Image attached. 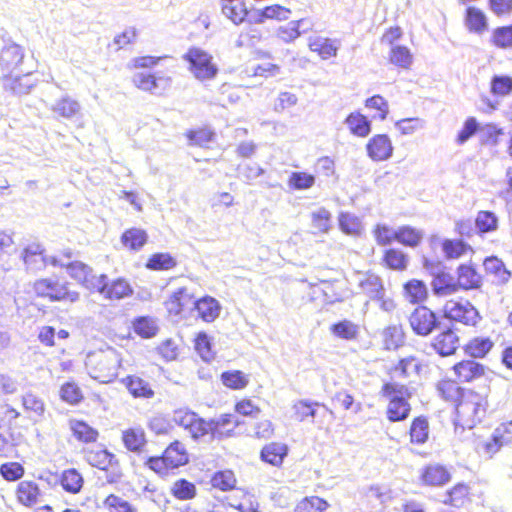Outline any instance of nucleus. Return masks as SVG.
<instances>
[{"mask_svg": "<svg viewBox=\"0 0 512 512\" xmlns=\"http://www.w3.org/2000/svg\"><path fill=\"white\" fill-rule=\"evenodd\" d=\"M380 393L389 399L386 416L390 422H401L408 418L411 411V405L408 402L411 392L406 385L387 382L382 386Z\"/></svg>", "mask_w": 512, "mask_h": 512, "instance_id": "f257e3e1", "label": "nucleus"}, {"mask_svg": "<svg viewBox=\"0 0 512 512\" xmlns=\"http://www.w3.org/2000/svg\"><path fill=\"white\" fill-rule=\"evenodd\" d=\"M33 290L38 297L48 298L51 302L68 301L75 303L79 300V293L69 288V283H59L51 278L36 280Z\"/></svg>", "mask_w": 512, "mask_h": 512, "instance_id": "f03ea898", "label": "nucleus"}, {"mask_svg": "<svg viewBox=\"0 0 512 512\" xmlns=\"http://www.w3.org/2000/svg\"><path fill=\"white\" fill-rule=\"evenodd\" d=\"M189 62L190 71L200 81L211 80L216 77L218 68L212 63V56L199 48H191L185 54Z\"/></svg>", "mask_w": 512, "mask_h": 512, "instance_id": "7ed1b4c3", "label": "nucleus"}, {"mask_svg": "<svg viewBox=\"0 0 512 512\" xmlns=\"http://www.w3.org/2000/svg\"><path fill=\"white\" fill-rule=\"evenodd\" d=\"M412 331L418 336H428L441 328L439 317L426 306H419L409 316Z\"/></svg>", "mask_w": 512, "mask_h": 512, "instance_id": "20e7f679", "label": "nucleus"}, {"mask_svg": "<svg viewBox=\"0 0 512 512\" xmlns=\"http://www.w3.org/2000/svg\"><path fill=\"white\" fill-rule=\"evenodd\" d=\"M444 316L452 322L467 326H475L481 316L478 310L469 302L448 301L443 308Z\"/></svg>", "mask_w": 512, "mask_h": 512, "instance_id": "39448f33", "label": "nucleus"}, {"mask_svg": "<svg viewBox=\"0 0 512 512\" xmlns=\"http://www.w3.org/2000/svg\"><path fill=\"white\" fill-rule=\"evenodd\" d=\"M17 72L15 75L3 74V89L16 96L27 95L35 87L37 80L32 78V71L29 69H20Z\"/></svg>", "mask_w": 512, "mask_h": 512, "instance_id": "423d86ee", "label": "nucleus"}, {"mask_svg": "<svg viewBox=\"0 0 512 512\" xmlns=\"http://www.w3.org/2000/svg\"><path fill=\"white\" fill-rule=\"evenodd\" d=\"M24 49L19 44L8 41L0 50V68L3 74H11L24 66Z\"/></svg>", "mask_w": 512, "mask_h": 512, "instance_id": "0eeeda50", "label": "nucleus"}, {"mask_svg": "<svg viewBox=\"0 0 512 512\" xmlns=\"http://www.w3.org/2000/svg\"><path fill=\"white\" fill-rule=\"evenodd\" d=\"M164 304L168 317H171L173 321H177L175 318L180 317L182 313L193 310V295L185 287H180L172 293Z\"/></svg>", "mask_w": 512, "mask_h": 512, "instance_id": "6e6552de", "label": "nucleus"}, {"mask_svg": "<svg viewBox=\"0 0 512 512\" xmlns=\"http://www.w3.org/2000/svg\"><path fill=\"white\" fill-rule=\"evenodd\" d=\"M432 347L441 357L454 355L459 347V337L453 326H445L444 329L434 337Z\"/></svg>", "mask_w": 512, "mask_h": 512, "instance_id": "1a4fd4ad", "label": "nucleus"}, {"mask_svg": "<svg viewBox=\"0 0 512 512\" xmlns=\"http://www.w3.org/2000/svg\"><path fill=\"white\" fill-rule=\"evenodd\" d=\"M189 462L185 445L175 440L162 452V470L177 469Z\"/></svg>", "mask_w": 512, "mask_h": 512, "instance_id": "9d476101", "label": "nucleus"}, {"mask_svg": "<svg viewBox=\"0 0 512 512\" xmlns=\"http://www.w3.org/2000/svg\"><path fill=\"white\" fill-rule=\"evenodd\" d=\"M393 145L386 134L373 136L366 145L368 156L375 162L388 160L393 154Z\"/></svg>", "mask_w": 512, "mask_h": 512, "instance_id": "9b49d317", "label": "nucleus"}, {"mask_svg": "<svg viewBox=\"0 0 512 512\" xmlns=\"http://www.w3.org/2000/svg\"><path fill=\"white\" fill-rule=\"evenodd\" d=\"M486 367L475 360H463L453 366L455 375L460 382H472L485 375Z\"/></svg>", "mask_w": 512, "mask_h": 512, "instance_id": "f8f14e48", "label": "nucleus"}, {"mask_svg": "<svg viewBox=\"0 0 512 512\" xmlns=\"http://www.w3.org/2000/svg\"><path fill=\"white\" fill-rule=\"evenodd\" d=\"M194 309L197 310L199 317L203 321L211 323L219 317L221 305L215 298L205 296L198 300L193 298Z\"/></svg>", "mask_w": 512, "mask_h": 512, "instance_id": "ddd939ff", "label": "nucleus"}, {"mask_svg": "<svg viewBox=\"0 0 512 512\" xmlns=\"http://www.w3.org/2000/svg\"><path fill=\"white\" fill-rule=\"evenodd\" d=\"M16 496L19 503L32 507L37 504L41 490L36 482L23 480L17 485Z\"/></svg>", "mask_w": 512, "mask_h": 512, "instance_id": "4468645a", "label": "nucleus"}, {"mask_svg": "<svg viewBox=\"0 0 512 512\" xmlns=\"http://www.w3.org/2000/svg\"><path fill=\"white\" fill-rule=\"evenodd\" d=\"M147 241V232L144 229L137 227L126 229L120 237L121 244L132 252L140 251Z\"/></svg>", "mask_w": 512, "mask_h": 512, "instance_id": "2eb2a0df", "label": "nucleus"}, {"mask_svg": "<svg viewBox=\"0 0 512 512\" xmlns=\"http://www.w3.org/2000/svg\"><path fill=\"white\" fill-rule=\"evenodd\" d=\"M451 479L448 470L439 464L426 466L421 473V480L428 486H443Z\"/></svg>", "mask_w": 512, "mask_h": 512, "instance_id": "dca6fc26", "label": "nucleus"}, {"mask_svg": "<svg viewBox=\"0 0 512 512\" xmlns=\"http://www.w3.org/2000/svg\"><path fill=\"white\" fill-rule=\"evenodd\" d=\"M21 258L26 269L31 272L39 271L46 266L43 249L38 244H32L25 247L21 253Z\"/></svg>", "mask_w": 512, "mask_h": 512, "instance_id": "f3484780", "label": "nucleus"}, {"mask_svg": "<svg viewBox=\"0 0 512 512\" xmlns=\"http://www.w3.org/2000/svg\"><path fill=\"white\" fill-rule=\"evenodd\" d=\"M222 14L239 25L248 16V10L243 0H220Z\"/></svg>", "mask_w": 512, "mask_h": 512, "instance_id": "a211bd4d", "label": "nucleus"}, {"mask_svg": "<svg viewBox=\"0 0 512 512\" xmlns=\"http://www.w3.org/2000/svg\"><path fill=\"white\" fill-rule=\"evenodd\" d=\"M465 25L470 32L481 35L488 29L487 17L479 8L468 7L465 14Z\"/></svg>", "mask_w": 512, "mask_h": 512, "instance_id": "6ab92c4d", "label": "nucleus"}, {"mask_svg": "<svg viewBox=\"0 0 512 512\" xmlns=\"http://www.w3.org/2000/svg\"><path fill=\"white\" fill-rule=\"evenodd\" d=\"M458 278L456 280L458 290L476 289L481 285V276L474 268L468 265H460L457 269Z\"/></svg>", "mask_w": 512, "mask_h": 512, "instance_id": "aec40b11", "label": "nucleus"}, {"mask_svg": "<svg viewBox=\"0 0 512 512\" xmlns=\"http://www.w3.org/2000/svg\"><path fill=\"white\" fill-rule=\"evenodd\" d=\"M483 265L486 273L494 277V282L505 284L509 281L511 273L506 269L504 263L499 258L495 256L487 257Z\"/></svg>", "mask_w": 512, "mask_h": 512, "instance_id": "412c9836", "label": "nucleus"}, {"mask_svg": "<svg viewBox=\"0 0 512 512\" xmlns=\"http://www.w3.org/2000/svg\"><path fill=\"white\" fill-rule=\"evenodd\" d=\"M359 286L362 292L366 294L371 300L382 298V294H385V289L381 278L373 273L364 274L363 278L359 282Z\"/></svg>", "mask_w": 512, "mask_h": 512, "instance_id": "4be33fe9", "label": "nucleus"}, {"mask_svg": "<svg viewBox=\"0 0 512 512\" xmlns=\"http://www.w3.org/2000/svg\"><path fill=\"white\" fill-rule=\"evenodd\" d=\"M344 123L348 126L350 132L358 137H366L371 132V122L360 112L350 113Z\"/></svg>", "mask_w": 512, "mask_h": 512, "instance_id": "5701e85b", "label": "nucleus"}, {"mask_svg": "<svg viewBox=\"0 0 512 512\" xmlns=\"http://www.w3.org/2000/svg\"><path fill=\"white\" fill-rule=\"evenodd\" d=\"M288 448L285 444L270 443L265 445L261 450V459L273 466H279L283 463L286 457Z\"/></svg>", "mask_w": 512, "mask_h": 512, "instance_id": "b1692460", "label": "nucleus"}, {"mask_svg": "<svg viewBox=\"0 0 512 512\" xmlns=\"http://www.w3.org/2000/svg\"><path fill=\"white\" fill-rule=\"evenodd\" d=\"M432 291L437 296L451 295L458 291L456 279L449 272H444L431 282Z\"/></svg>", "mask_w": 512, "mask_h": 512, "instance_id": "393cba45", "label": "nucleus"}, {"mask_svg": "<svg viewBox=\"0 0 512 512\" xmlns=\"http://www.w3.org/2000/svg\"><path fill=\"white\" fill-rule=\"evenodd\" d=\"M70 429L73 436L80 442L92 443L98 438V431L83 420H71Z\"/></svg>", "mask_w": 512, "mask_h": 512, "instance_id": "a878e982", "label": "nucleus"}, {"mask_svg": "<svg viewBox=\"0 0 512 512\" xmlns=\"http://www.w3.org/2000/svg\"><path fill=\"white\" fill-rule=\"evenodd\" d=\"M122 441L127 450L140 453L146 444L145 433L140 428H129L123 431Z\"/></svg>", "mask_w": 512, "mask_h": 512, "instance_id": "bb28decb", "label": "nucleus"}, {"mask_svg": "<svg viewBox=\"0 0 512 512\" xmlns=\"http://www.w3.org/2000/svg\"><path fill=\"white\" fill-rule=\"evenodd\" d=\"M213 428V438L228 436L233 429L240 425L238 419L232 414H223L218 418L211 419Z\"/></svg>", "mask_w": 512, "mask_h": 512, "instance_id": "cd10ccee", "label": "nucleus"}, {"mask_svg": "<svg viewBox=\"0 0 512 512\" xmlns=\"http://www.w3.org/2000/svg\"><path fill=\"white\" fill-rule=\"evenodd\" d=\"M493 346L494 343L489 337H475L464 346V351L473 358H483Z\"/></svg>", "mask_w": 512, "mask_h": 512, "instance_id": "c85d7f7f", "label": "nucleus"}, {"mask_svg": "<svg viewBox=\"0 0 512 512\" xmlns=\"http://www.w3.org/2000/svg\"><path fill=\"white\" fill-rule=\"evenodd\" d=\"M134 332L144 339L156 336L158 326L155 319L149 316H138L132 322Z\"/></svg>", "mask_w": 512, "mask_h": 512, "instance_id": "c756f323", "label": "nucleus"}, {"mask_svg": "<svg viewBox=\"0 0 512 512\" xmlns=\"http://www.w3.org/2000/svg\"><path fill=\"white\" fill-rule=\"evenodd\" d=\"M410 440L415 444H424L429 436V423L425 416L413 419L410 426Z\"/></svg>", "mask_w": 512, "mask_h": 512, "instance_id": "7c9ffc66", "label": "nucleus"}, {"mask_svg": "<svg viewBox=\"0 0 512 512\" xmlns=\"http://www.w3.org/2000/svg\"><path fill=\"white\" fill-rule=\"evenodd\" d=\"M185 135L190 146L198 147H207L216 136L215 132L208 127L188 130Z\"/></svg>", "mask_w": 512, "mask_h": 512, "instance_id": "2f4dec72", "label": "nucleus"}, {"mask_svg": "<svg viewBox=\"0 0 512 512\" xmlns=\"http://www.w3.org/2000/svg\"><path fill=\"white\" fill-rule=\"evenodd\" d=\"M475 226L479 234L494 232L498 229V217L492 211H479L475 218Z\"/></svg>", "mask_w": 512, "mask_h": 512, "instance_id": "473e14b6", "label": "nucleus"}, {"mask_svg": "<svg viewBox=\"0 0 512 512\" xmlns=\"http://www.w3.org/2000/svg\"><path fill=\"white\" fill-rule=\"evenodd\" d=\"M126 387L134 397L150 398L154 395L150 384L140 377L127 376Z\"/></svg>", "mask_w": 512, "mask_h": 512, "instance_id": "72a5a7b5", "label": "nucleus"}, {"mask_svg": "<svg viewBox=\"0 0 512 512\" xmlns=\"http://www.w3.org/2000/svg\"><path fill=\"white\" fill-rule=\"evenodd\" d=\"M60 483L66 492L75 494L82 489L84 481L76 469H68L62 473Z\"/></svg>", "mask_w": 512, "mask_h": 512, "instance_id": "f704fd0d", "label": "nucleus"}, {"mask_svg": "<svg viewBox=\"0 0 512 512\" xmlns=\"http://www.w3.org/2000/svg\"><path fill=\"white\" fill-rule=\"evenodd\" d=\"M80 108L81 106L78 101L65 96L55 102L52 106V111L61 117L71 118L79 112Z\"/></svg>", "mask_w": 512, "mask_h": 512, "instance_id": "c9c22d12", "label": "nucleus"}, {"mask_svg": "<svg viewBox=\"0 0 512 512\" xmlns=\"http://www.w3.org/2000/svg\"><path fill=\"white\" fill-rule=\"evenodd\" d=\"M389 60L395 66L408 69L413 60V56L408 47L403 45H394L391 47Z\"/></svg>", "mask_w": 512, "mask_h": 512, "instance_id": "e433bc0d", "label": "nucleus"}, {"mask_svg": "<svg viewBox=\"0 0 512 512\" xmlns=\"http://www.w3.org/2000/svg\"><path fill=\"white\" fill-rule=\"evenodd\" d=\"M393 237L403 245L415 247L420 243L422 234L410 226H402L394 230Z\"/></svg>", "mask_w": 512, "mask_h": 512, "instance_id": "4c0bfd02", "label": "nucleus"}, {"mask_svg": "<svg viewBox=\"0 0 512 512\" xmlns=\"http://www.w3.org/2000/svg\"><path fill=\"white\" fill-rule=\"evenodd\" d=\"M339 226L348 235H360L363 231V224L359 217L354 214L343 212L339 216Z\"/></svg>", "mask_w": 512, "mask_h": 512, "instance_id": "58836bf2", "label": "nucleus"}, {"mask_svg": "<svg viewBox=\"0 0 512 512\" xmlns=\"http://www.w3.org/2000/svg\"><path fill=\"white\" fill-rule=\"evenodd\" d=\"M404 290L407 294V297L409 298V301L412 303L421 302L428 295L426 284L423 281L417 279L408 281L404 285Z\"/></svg>", "mask_w": 512, "mask_h": 512, "instance_id": "ea45409f", "label": "nucleus"}, {"mask_svg": "<svg viewBox=\"0 0 512 512\" xmlns=\"http://www.w3.org/2000/svg\"><path fill=\"white\" fill-rule=\"evenodd\" d=\"M310 48L314 52H318V54L323 59H329L330 57L336 56L338 46L336 45V41L331 40L329 38H317L310 43Z\"/></svg>", "mask_w": 512, "mask_h": 512, "instance_id": "a19ab883", "label": "nucleus"}, {"mask_svg": "<svg viewBox=\"0 0 512 512\" xmlns=\"http://www.w3.org/2000/svg\"><path fill=\"white\" fill-rule=\"evenodd\" d=\"M67 272L68 274L77 280L79 283L84 285L85 287H89V277L91 275L92 268H90L88 265L80 262V261H74L70 262L67 265Z\"/></svg>", "mask_w": 512, "mask_h": 512, "instance_id": "79ce46f5", "label": "nucleus"}, {"mask_svg": "<svg viewBox=\"0 0 512 512\" xmlns=\"http://www.w3.org/2000/svg\"><path fill=\"white\" fill-rule=\"evenodd\" d=\"M132 292L130 284L126 280L118 278L112 282L109 281L105 297L108 299H122L130 296Z\"/></svg>", "mask_w": 512, "mask_h": 512, "instance_id": "37998d69", "label": "nucleus"}, {"mask_svg": "<svg viewBox=\"0 0 512 512\" xmlns=\"http://www.w3.org/2000/svg\"><path fill=\"white\" fill-rule=\"evenodd\" d=\"M315 176L307 172H292L288 179V186L292 190H306L315 184Z\"/></svg>", "mask_w": 512, "mask_h": 512, "instance_id": "c03bdc74", "label": "nucleus"}, {"mask_svg": "<svg viewBox=\"0 0 512 512\" xmlns=\"http://www.w3.org/2000/svg\"><path fill=\"white\" fill-rule=\"evenodd\" d=\"M490 91L495 96H507L512 92V77L494 75L490 82Z\"/></svg>", "mask_w": 512, "mask_h": 512, "instance_id": "a18cd8bd", "label": "nucleus"}, {"mask_svg": "<svg viewBox=\"0 0 512 512\" xmlns=\"http://www.w3.org/2000/svg\"><path fill=\"white\" fill-rule=\"evenodd\" d=\"M116 458L117 457L107 449L91 451L88 454L89 463L100 470L109 467L111 463H116Z\"/></svg>", "mask_w": 512, "mask_h": 512, "instance_id": "49530a36", "label": "nucleus"}, {"mask_svg": "<svg viewBox=\"0 0 512 512\" xmlns=\"http://www.w3.org/2000/svg\"><path fill=\"white\" fill-rule=\"evenodd\" d=\"M60 397L71 405H77L84 399L81 389L74 382H66L61 386Z\"/></svg>", "mask_w": 512, "mask_h": 512, "instance_id": "de8ad7c7", "label": "nucleus"}, {"mask_svg": "<svg viewBox=\"0 0 512 512\" xmlns=\"http://www.w3.org/2000/svg\"><path fill=\"white\" fill-rule=\"evenodd\" d=\"M331 332L339 338L353 340L357 337L358 326L349 320H343L333 324Z\"/></svg>", "mask_w": 512, "mask_h": 512, "instance_id": "09e8293b", "label": "nucleus"}, {"mask_svg": "<svg viewBox=\"0 0 512 512\" xmlns=\"http://www.w3.org/2000/svg\"><path fill=\"white\" fill-rule=\"evenodd\" d=\"M211 484L214 488L228 491L235 487L236 478L231 470L218 471L213 475Z\"/></svg>", "mask_w": 512, "mask_h": 512, "instance_id": "8fccbe9b", "label": "nucleus"}, {"mask_svg": "<svg viewBox=\"0 0 512 512\" xmlns=\"http://www.w3.org/2000/svg\"><path fill=\"white\" fill-rule=\"evenodd\" d=\"M173 496L180 500H189L196 495V487L186 479H179L171 487Z\"/></svg>", "mask_w": 512, "mask_h": 512, "instance_id": "3c124183", "label": "nucleus"}, {"mask_svg": "<svg viewBox=\"0 0 512 512\" xmlns=\"http://www.w3.org/2000/svg\"><path fill=\"white\" fill-rule=\"evenodd\" d=\"M328 507V503L317 496L306 497L300 501L295 512H323Z\"/></svg>", "mask_w": 512, "mask_h": 512, "instance_id": "603ef678", "label": "nucleus"}, {"mask_svg": "<svg viewBox=\"0 0 512 512\" xmlns=\"http://www.w3.org/2000/svg\"><path fill=\"white\" fill-rule=\"evenodd\" d=\"M384 342L387 349H397L404 344V333L402 328L396 325L389 326L384 330Z\"/></svg>", "mask_w": 512, "mask_h": 512, "instance_id": "864d4df0", "label": "nucleus"}, {"mask_svg": "<svg viewBox=\"0 0 512 512\" xmlns=\"http://www.w3.org/2000/svg\"><path fill=\"white\" fill-rule=\"evenodd\" d=\"M470 246L462 240L446 239L442 243V250L449 259H455L462 256Z\"/></svg>", "mask_w": 512, "mask_h": 512, "instance_id": "5fc2aeb1", "label": "nucleus"}, {"mask_svg": "<svg viewBox=\"0 0 512 512\" xmlns=\"http://www.w3.org/2000/svg\"><path fill=\"white\" fill-rule=\"evenodd\" d=\"M222 383L231 389H242L248 384V379L242 371H227L221 375Z\"/></svg>", "mask_w": 512, "mask_h": 512, "instance_id": "6e6d98bb", "label": "nucleus"}, {"mask_svg": "<svg viewBox=\"0 0 512 512\" xmlns=\"http://www.w3.org/2000/svg\"><path fill=\"white\" fill-rule=\"evenodd\" d=\"M132 81L136 87L144 91H152L157 88V77L149 70L136 72Z\"/></svg>", "mask_w": 512, "mask_h": 512, "instance_id": "4d7b16f0", "label": "nucleus"}, {"mask_svg": "<svg viewBox=\"0 0 512 512\" xmlns=\"http://www.w3.org/2000/svg\"><path fill=\"white\" fill-rule=\"evenodd\" d=\"M384 261L389 268L395 270H404L407 266V256L393 248L386 250Z\"/></svg>", "mask_w": 512, "mask_h": 512, "instance_id": "13d9d810", "label": "nucleus"}, {"mask_svg": "<svg viewBox=\"0 0 512 512\" xmlns=\"http://www.w3.org/2000/svg\"><path fill=\"white\" fill-rule=\"evenodd\" d=\"M492 43L499 48L512 47V25L496 28L493 31Z\"/></svg>", "mask_w": 512, "mask_h": 512, "instance_id": "bf43d9fd", "label": "nucleus"}, {"mask_svg": "<svg viewBox=\"0 0 512 512\" xmlns=\"http://www.w3.org/2000/svg\"><path fill=\"white\" fill-rule=\"evenodd\" d=\"M24 467L18 462H7L0 465V475L7 481H17L24 475Z\"/></svg>", "mask_w": 512, "mask_h": 512, "instance_id": "052dcab7", "label": "nucleus"}, {"mask_svg": "<svg viewBox=\"0 0 512 512\" xmlns=\"http://www.w3.org/2000/svg\"><path fill=\"white\" fill-rule=\"evenodd\" d=\"M314 406H323L326 408L324 404H320L318 402H310L308 400H300L294 405L295 415L299 421H304L307 417L315 418L316 410Z\"/></svg>", "mask_w": 512, "mask_h": 512, "instance_id": "680f3d73", "label": "nucleus"}, {"mask_svg": "<svg viewBox=\"0 0 512 512\" xmlns=\"http://www.w3.org/2000/svg\"><path fill=\"white\" fill-rule=\"evenodd\" d=\"M188 430L192 438L195 440L204 437L208 434H211V436L213 437V428L211 420L206 421L203 418L198 417V415L196 416V420L193 421Z\"/></svg>", "mask_w": 512, "mask_h": 512, "instance_id": "e2e57ef3", "label": "nucleus"}, {"mask_svg": "<svg viewBox=\"0 0 512 512\" xmlns=\"http://www.w3.org/2000/svg\"><path fill=\"white\" fill-rule=\"evenodd\" d=\"M304 20L291 21L286 26L280 27L278 30V37L285 41L291 42L300 36V27L303 26Z\"/></svg>", "mask_w": 512, "mask_h": 512, "instance_id": "0e129e2a", "label": "nucleus"}, {"mask_svg": "<svg viewBox=\"0 0 512 512\" xmlns=\"http://www.w3.org/2000/svg\"><path fill=\"white\" fill-rule=\"evenodd\" d=\"M437 389L447 401L456 402L461 397V388L453 381H442Z\"/></svg>", "mask_w": 512, "mask_h": 512, "instance_id": "69168bd1", "label": "nucleus"}, {"mask_svg": "<svg viewBox=\"0 0 512 512\" xmlns=\"http://www.w3.org/2000/svg\"><path fill=\"white\" fill-rule=\"evenodd\" d=\"M468 493V487L464 484H457L451 490L447 491L444 495L442 502L452 506H459L463 498Z\"/></svg>", "mask_w": 512, "mask_h": 512, "instance_id": "338daca9", "label": "nucleus"}, {"mask_svg": "<svg viewBox=\"0 0 512 512\" xmlns=\"http://www.w3.org/2000/svg\"><path fill=\"white\" fill-rule=\"evenodd\" d=\"M195 349L200 357L206 362H209L214 357L210 340L207 334L204 332H201L197 335L195 340Z\"/></svg>", "mask_w": 512, "mask_h": 512, "instance_id": "774afa93", "label": "nucleus"}]
</instances>
